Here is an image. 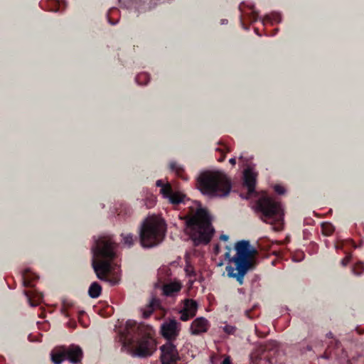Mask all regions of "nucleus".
Masks as SVG:
<instances>
[{
    "mask_svg": "<svg viewBox=\"0 0 364 364\" xmlns=\"http://www.w3.org/2000/svg\"><path fill=\"white\" fill-rule=\"evenodd\" d=\"M160 193L164 198L168 199L172 204H178L183 201L185 196L181 192H173L171 185L163 186Z\"/></svg>",
    "mask_w": 364,
    "mask_h": 364,
    "instance_id": "12",
    "label": "nucleus"
},
{
    "mask_svg": "<svg viewBox=\"0 0 364 364\" xmlns=\"http://www.w3.org/2000/svg\"><path fill=\"white\" fill-rule=\"evenodd\" d=\"M210 328V323L204 317H198L194 319L190 326V333L193 336H198L206 333Z\"/></svg>",
    "mask_w": 364,
    "mask_h": 364,
    "instance_id": "11",
    "label": "nucleus"
},
{
    "mask_svg": "<svg viewBox=\"0 0 364 364\" xmlns=\"http://www.w3.org/2000/svg\"><path fill=\"white\" fill-rule=\"evenodd\" d=\"M211 220L208 211L201 208L187 218V230L196 245L208 244L210 241L215 233Z\"/></svg>",
    "mask_w": 364,
    "mask_h": 364,
    "instance_id": "5",
    "label": "nucleus"
},
{
    "mask_svg": "<svg viewBox=\"0 0 364 364\" xmlns=\"http://www.w3.org/2000/svg\"><path fill=\"white\" fill-rule=\"evenodd\" d=\"M136 81L139 84H146L149 81V76L146 73H141L136 77Z\"/></svg>",
    "mask_w": 364,
    "mask_h": 364,
    "instance_id": "21",
    "label": "nucleus"
},
{
    "mask_svg": "<svg viewBox=\"0 0 364 364\" xmlns=\"http://www.w3.org/2000/svg\"><path fill=\"white\" fill-rule=\"evenodd\" d=\"M223 331L228 334H233L235 332V327L230 325H226L223 327Z\"/></svg>",
    "mask_w": 364,
    "mask_h": 364,
    "instance_id": "23",
    "label": "nucleus"
},
{
    "mask_svg": "<svg viewBox=\"0 0 364 364\" xmlns=\"http://www.w3.org/2000/svg\"><path fill=\"white\" fill-rule=\"evenodd\" d=\"M117 245L109 235H103L95 240L91 250L92 266L97 277L107 281V276L112 270L111 261L116 257Z\"/></svg>",
    "mask_w": 364,
    "mask_h": 364,
    "instance_id": "1",
    "label": "nucleus"
},
{
    "mask_svg": "<svg viewBox=\"0 0 364 364\" xmlns=\"http://www.w3.org/2000/svg\"><path fill=\"white\" fill-rule=\"evenodd\" d=\"M186 272H188V274H191V273H193V271H191V270H188V269H186Z\"/></svg>",
    "mask_w": 364,
    "mask_h": 364,
    "instance_id": "31",
    "label": "nucleus"
},
{
    "mask_svg": "<svg viewBox=\"0 0 364 364\" xmlns=\"http://www.w3.org/2000/svg\"><path fill=\"white\" fill-rule=\"evenodd\" d=\"M156 203V197L154 196H151L150 198H148L146 202L145 205L147 206V208H150L153 207Z\"/></svg>",
    "mask_w": 364,
    "mask_h": 364,
    "instance_id": "22",
    "label": "nucleus"
},
{
    "mask_svg": "<svg viewBox=\"0 0 364 364\" xmlns=\"http://www.w3.org/2000/svg\"><path fill=\"white\" fill-rule=\"evenodd\" d=\"M257 173L252 169L247 168L244 172V182L249 193H253L255 188Z\"/></svg>",
    "mask_w": 364,
    "mask_h": 364,
    "instance_id": "15",
    "label": "nucleus"
},
{
    "mask_svg": "<svg viewBox=\"0 0 364 364\" xmlns=\"http://www.w3.org/2000/svg\"><path fill=\"white\" fill-rule=\"evenodd\" d=\"M166 230L164 220L158 215H149L143 222L140 230L141 244L144 247H152L164 238Z\"/></svg>",
    "mask_w": 364,
    "mask_h": 364,
    "instance_id": "6",
    "label": "nucleus"
},
{
    "mask_svg": "<svg viewBox=\"0 0 364 364\" xmlns=\"http://www.w3.org/2000/svg\"><path fill=\"white\" fill-rule=\"evenodd\" d=\"M66 359L73 364L78 363L82 358V350L78 346L65 347Z\"/></svg>",
    "mask_w": 364,
    "mask_h": 364,
    "instance_id": "13",
    "label": "nucleus"
},
{
    "mask_svg": "<svg viewBox=\"0 0 364 364\" xmlns=\"http://www.w3.org/2000/svg\"><path fill=\"white\" fill-rule=\"evenodd\" d=\"M255 210L261 214L260 218L264 223L275 224L274 230L282 229L284 213L280 203L270 197H262L257 200Z\"/></svg>",
    "mask_w": 364,
    "mask_h": 364,
    "instance_id": "7",
    "label": "nucleus"
},
{
    "mask_svg": "<svg viewBox=\"0 0 364 364\" xmlns=\"http://www.w3.org/2000/svg\"><path fill=\"white\" fill-rule=\"evenodd\" d=\"M170 168L177 175H180L183 172V168L176 161L170 163Z\"/></svg>",
    "mask_w": 364,
    "mask_h": 364,
    "instance_id": "20",
    "label": "nucleus"
},
{
    "mask_svg": "<svg viewBox=\"0 0 364 364\" xmlns=\"http://www.w3.org/2000/svg\"><path fill=\"white\" fill-rule=\"evenodd\" d=\"M186 272H188V274H191V273H193V271H191V270H188V269H186Z\"/></svg>",
    "mask_w": 364,
    "mask_h": 364,
    "instance_id": "30",
    "label": "nucleus"
},
{
    "mask_svg": "<svg viewBox=\"0 0 364 364\" xmlns=\"http://www.w3.org/2000/svg\"><path fill=\"white\" fill-rule=\"evenodd\" d=\"M182 288V283L179 280H173L165 284L162 287L163 294L167 296H174Z\"/></svg>",
    "mask_w": 364,
    "mask_h": 364,
    "instance_id": "14",
    "label": "nucleus"
},
{
    "mask_svg": "<svg viewBox=\"0 0 364 364\" xmlns=\"http://www.w3.org/2000/svg\"><path fill=\"white\" fill-rule=\"evenodd\" d=\"M66 354L65 346L57 347L51 351V360L55 364H60L63 361L67 360Z\"/></svg>",
    "mask_w": 364,
    "mask_h": 364,
    "instance_id": "16",
    "label": "nucleus"
},
{
    "mask_svg": "<svg viewBox=\"0 0 364 364\" xmlns=\"http://www.w3.org/2000/svg\"><path fill=\"white\" fill-rule=\"evenodd\" d=\"M160 350L161 364H176L179 360V355L175 345L168 341L160 348Z\"/></svg>",
    "mask_w": 364,
    "mask_h": 364,
    "instance_id": "8",
    "label": "nucleus"
},
{
    "mask_svg": "<svg viewBox=\"0 0 364 364\" xmlns=\"http://www.w3.org/2000/svg\"><path fill=\"white\" fill-rule=\"evenodd\" d=\"M156 186H157L158 187H161V188H163V186H166V185H170V183H164L162 182V181H161V180H158V181H156Z\"/></svg>",
    "mask_w": 364,
    "mask_h": 364,
    "instance_id": "25",
    "label": "nucleus"
},
{
    "mask_svg": "<svg viewBox=\"0 0 364 364\" xmlns=\"http://www.w3.org/2000/svg\"><path fill=\"white\" fill-rule=\"evenodd\" d=\"M186 272H188V274H191V273H193V271H191V270H188V269H186Z\"/></svg>",
    "mask_w": 364,
    "mask_h": 364,
    "instance_id": "29",
    "label": "nucleus"
},
{
    "mask_svg": "<svg viewBox=\"0 0 364 364\" xmlns=\"http://www.w3.org/2000/svg\"><path fill=\"white\" fill-rule=\"evenodd\" d=\"M127 330L132 331L137 337L131 342L130 348L133 356L146 358L151 356L156 350V343L154 338V331L148 325L137 324L134 321H128L126 323Z\"/></svg>",
    "mask_w": 364,
    "mask_h": 364,
    "instance_id": "3",
    "label": "nucleus"
},
{
    "mask_svg": "<svg viewBox=\"0 0 364 364\" xmlns=\"http://www.w3.org/2000/svg\"><path fill=\"white\" fill-rule=\"evenodd\" d=\"M198 303L193 299H185L183 301V307L179 311L180 319L183 321H187L193 318L198 311Z\"/></svg>",
    "mask_w": 364,
    "mask_h": 364,
    "instance_id": "10",
    "label": "nucleus"
},
{
    "mask_svg": "<svg viewBox=\"0 0 364 364\" xmlns=\"http://www.w3.org/2000/svg\"><path fill=\"white\" fill-rule=\"evenodd\" d=\"M321 230L323 235H330L334 231V228L331 223H323L321 225Z\"/></svg>",
    "mask_w": 364,
    "mask_h": 364,
    "instance_id": "18",
    "label": "nucleus"
},
{
    "mask_svg": "<svg viewBox=\"0 0 364 364\" xmlns=\"http://www.w3.org/2000/svg\"><path fill=\"white\" fill-rule=\"evenodd\" d=\"M235 250L236 255L234 257L230 256V250L225 255L228 259L226 271L229 277L235 278L240 284H242L244 276L254 265L255 251L247 241L237 242Z\"/></svg>",
    "mask_w": 364,
    "mask_h": 364,
    "instance_id": "2",
    "label": "nucleus"
},
{
    "mask_svg": "<svg viewBox=\"0 0 364 364\" xmlns=\"http://www.w3.org/2000/svg\"><path fill=\"white\" fill-rule=\"evenodd\" d=\"M101 292L102 287L98 283L93 282L91 284L88 291L89 295L91 298L95 299L99 297L101 294Z\"/></svg>",
    "mask_w": 364,
    "mask_h": 364,
    "instance_id": "17",
    "label": "nucleus"
},
{
    "mask_svg": "<svg viewBox=\"0 0 364 364\" xmlns=\"http://www.w3.org/2000/svg\"><path fill=\"white\" fill-rule=\"evenodd\" d=\"M181 331V323L175 319H170L162 323L161 333L169 342L174 341Z\"/></svg>",
    "mask_w": 364,
    "mask_h": 364,
    "instance_id": "9",
    "label": "nucleus"
},
{
    "mask_svg": "<svg viewBox=\"0 0 364 364\" xmlns=\"http://www.w3.org/2000/svg\"><path fill=\"white\" fill-rule=\"evenodd\" d=\"M222 364H232L230 357H226Z\"/></svg>",
    "mask_w": 364,
    "mask_h": 364,
    "instance_id": "26",
    "label": "nucleus"
},
{
    "mask_svg": "<svg viewBox=\"0 0 364 364\" xmlns=\"http://www.w3.org/2000/svg\"><path fill=\"white\" fill-rule=\"evenodd\" d=\"M274 191L280 195L284 194L285 193L284 188L278 185L274 186Z\"/></svg>",
    "mask_w": 364,
    "mask_h": 364,
    "instance_id": "24",
    "label": "nucleus"
},
{
    "mask_svg": "<svg viewBox=\"0 0 364 364\" xmlns=\"http://www.w3.org/2000/svg\"><path fill=\"white\" fill-rule=\"evenodd\" d=\"M124 245L131 247L134 244V238L132 234H122Z\"/></svg>",
    "mask_w": 364,
    "mask_h": 364,
    "instance_id": "19",
    "label": "nucleus"
},
{
    "mask_svg": "<svg viewBox=\"0 0 364 364\" xmlns=\"http://www.w3.org/2000/svg\"><path fill=\"white\" fill-rule=\"evenodd\" d=\"M215 249H216V251L218 252V246H216Z\"/></svg>",
    "mask_w": 364,
    "mask_h": 364,
    "instance_id": "32",
    "label": "nucleus"
},
{
    "mask_svg": "<svg viewBox=\"0 0 364 364\" xmlns=\"http://www.w3.org/2000/svg\"><path fill=\"white\" fill-rule=\"evenodd\" d=\"M220 238L221 240L228 241V236L225 235H222Z\"/></svg>",
    "mask_w": 364,
    "mask_h": 364,
    "instance_id": "27",
    "label": "nucleus"
},
{
    "mask_svg": "<svg viewBox=\"0 0 364 364\" xmlns=\"http://www.w3.org/2000/svg\"><path fill=\"white\" fill-rule=\"evenodd\" d=\"M229 161L232 166H235L236 164V160L235 158L230 159Z\"/></svg>",
    "mask_w": 364,
    "mask_h": 364,
    "instance_id": "28",
    "label": "nucleus"
},
{
    "mask_svg": "<svg viewBox=\"0 0 364 364\" xmlns=\"http://www.w3.org/2000/svg\"><path fill=\"white\" fill-rule=\"evenodd\" d=\"M200 191L210 198L225 197L231 190V183L227 176L218 171L202 172L197 180Z\"/></svg>",
    "mask_w": 364,
    "mask_h": 364,
    "instance_id": "4",
    "label": "nucleus"
}]
</instances>
